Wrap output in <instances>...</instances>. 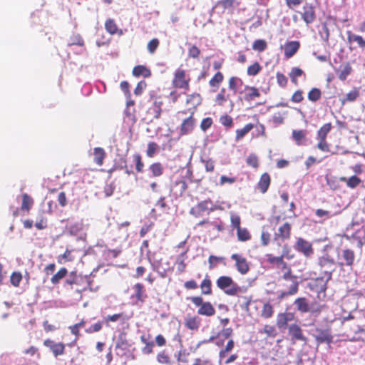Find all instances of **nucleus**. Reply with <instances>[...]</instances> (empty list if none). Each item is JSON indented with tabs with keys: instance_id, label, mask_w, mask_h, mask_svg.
I'll use <instances>...</instances> for the list:
<instances>
[{
	"instance_id": "26",
	"label": "nucleus",
	"mask_w": 365,
	"mask_h": 365,
	"mask_svg": "<svg viewBox=\"0 0 365 365\" xmlns=\"http://www.w3.org/2000/svg\"><path fill=\"white\" fill-rule=\"evenodd\" d=\"M133 75L136 77H139L140 76H143L145 78H148L150 76L151 73L149 69H148L145 66H136L133 69Z\"/></svg>"
},
{
	"instance_id": "36",
	"label": "nucleus",
	"mask_w": 365,
	"mask_h": 365,
	"mask_svg": "<svg viewBox=\"0 0 365 365\" xmlns=\"http://www.w3.org/2000/svg\"><path fill=\"white\" fill-rule=\"evenodd\" d=\"M331 128V123L324 124L317 132V139L326 140L327 135Z\"/></svg>"
},
{
	"instance_id": "60",
	"label": "nucleus",
	"mask_w": 365,
	"mask_h": 365,
	"mask_svg": "<svg viewBox=\"0 0 365 365\" xmlns=\"http://www.w3.org/2000/svg\"><path fill=\"white\" fill-rule=\"evenodd\" d=\"M22 279L21 274L19 272H14L11 276V283L15 286L18 287L21 280Z\"/></svg>"
},
{
	"instance_id": "12",
	"label": "nucleus",
	"mask_w": 365,
	"mask_h": 365,
	"mask_svg": "<svg viewBox=\"0 0 365 365\" xmlns=\"http://www.w3.org/2000/svg\"><path fill=\"white\" fill-rule=\"evenodd\" d=\"M216 284L217 286L226 294V291L229 290L230 288H232L235 282L230 277L221 276L217 279Z\"/></svg>"
},
{
	"instance_id": "37",
	"label": "nucleus",
	"mask_w": 365,
	"mask_h": 365,
	"mask_svg": "<svg viewBox=\"0 0 365 365\" xmlns=\"http://www.w3.org/2000/svg\"><path fill=\"white\" fill-rule=\"evenodd\" d=\"M211 281L210 279H208L207 277H206L203 281L200 284V288L202 289V294H212V289H211Z\"/></svg>"
},
{
	"instance_id": "63",
	"label": "nucleus",
	"mask_w": 365,
	"mask_h": 365,
	"mask_svg": "<svg viewBox=\"0 0 365 365\" xmlns=\"http://www.w3.org/2000/svg\"><path fill=\"white\" fill-rule=\"evenodd\" d=\"M201 161L205 163V170L207 172H212L214 170L215 164L214 161L211 159L204 160L201 159Z\"/></svg>"
},
{
	"instance_id": "24",
	"label": "nucleus",
	"mask_w": 365,
	"mask_h": 365,
	"mask_svg": "<svg viewBox=\"0 0 365 365\" xmlns=\"http://www.w3.org/2000/svg\"><path fill=\"white\" fill-rule=\"evenodd\" d=\"M347 40L349 42H356L361 48H365V40L362 36L353 34L351 31H347Z\"/></svg>"
},
{
	"instance_id": "25",
	"label": "nucleus",
	"mask_w": 365,
	"mask_h": 365,
	"mask_svg": "<svg viewBox=\"0 0 365 365\" xmlns=\"http://www.w3.org/2000/svg\"><path fill=\"white\" fill-rule=\"evenodd\" d=\"M242 81L237 77H231L229 80V88L232 90L234 93L237 92L242 93L243 92V91H238L239 87L242 86Z\"/></svg>"
},
{
	"instance_id": "43",
	"label": "nucleus",
	"mask_w": 365,
	"mask_h": 365,
	"mask_svg": "<svg viewBox=\"0 0 365 365\" xmlns=\"http://www.w3.org/2000/svg\"><path fill=\"white\" fill-rule=\"evenodd\" d=\"M74 259L71 254V251L66 250V252L58 257V262L60 264L65 263L66 262H71Z\"/></svg>"
},
{
	"instance_id": "62",
	"label": "nucleus",
	"mask_w": 365,
	"mask_h": 365,
	"mask_svg": "<svg viewBox=\"0 0 365 365\" xmlns=\"http://www.w3.org/2000/svg\"><path fill=\"white\" fill-rule=\"evenodd\" d=\"M212 124V119L210 117L204 118L200 124V128L202 130H207Z\"/></svg>"
},
{
	"instance_id": "18",
	"label": "nucleus",
	"mask_w": 365,
	"mask_h": 365,
	"mask_svg": "<svg viewBox=\"0 0 365 365\" xmlns=\"http://www.w3.org/2000/svg\"><path fill=\"white\" fill-rule=\"evenodd\" d=\"M74 45H77L81 47L80 50L78 51H76V53H82L84 50V41L79 34H73L70 37L69 41L68 43V46H71Z\"/></svg>"
},
{
	"instance_id": "28",
	"label": "nucleus",
	"mask_w": 365,
	"mask_h": 365,
	"mask_svg": "<svg viewBox=\"0 0 365 365\" xmlns=\"http://www.w3.org/2000/svg\"><path fill=\"white\" fill-rule=\"evenodd\" d=\"M245 91H249V93H247L244 97L246 101H250L253 100L255 97L259 96V92L257 88L255 87H251L249 86H245Z\"/></svg>"
},
{
	"instance_id": "20",
	"label": "nucleus",
	"mask_w": 365,
	"mask_h": 365,
	"mask_svg": "<svg viewBox=\"0 0 365 365\" xmlns=\"http://www.w3.org/2000/svg\"><path fill=\"white\" fill-rule=\"evenodd\" d=\"M153 269L158 272V274L162 277L165 278L167 275V270L168 269V264L165 267L161 260L155 261L152 263Z\"/></svg>"
},
{
	"instance_id": "31",
	"label": "nucleus",
	"mask_w": 365,
	"mask_h": 365,
	"mask_svg": "<svg viewBox=\"0 0 365 365\" xmlns=\"http://www.w3.org/2000/svg\"><path fill=\"white\" fill-rule=\"evenodd\" d=\"M82 279L81 277L77 274L76 271L71 272L65 281L66 284H78Z\"/></svg>"
},
{
	"instance_id": "49",
	"label": "nucleus",
	"mask_w": 365,
	"mask_h": 365,
	"mask_svg": "<svg viewBox=\"0 0 365 365\" xmlns=\"http://www.w3.org/2000/svg\"><path fill=\"white\" fill-rule=\"evenodd\" d=\"M262 67L258 62H255L247 68L248 76H256L261 71Z\"/></svg>"
},
{
	"instance_id": "8",
	"label": "nucleus",
	"mask_w": 365,
	"mask_h": 365,
	"mask_svg": "<svg viewBox=\"0 0 365 365\" xmlns=\"http://www.w3.org/2000/svg\"><path fill=\"white\" fill-rule=\"evenodd\" d=\"M340 259L343 260L341 262H339V264L340 266L346 265L351 267L354 264L355 259L354 251L350 249L343 250Z\"/></svg>"
},
{
	"instance_id": "47",
	"label": "nucleus",
	"mask_w": 365,
	"mask_h": 365,
	"mask_svg": "<svg viewBox=\"0 0 365 365\" xmlns=\"http://www.w3.org/2000/svg\"><path fill=\"white\" fill-rule=\"evenodd\" d=\"M359 234V232L353 234L352 239L354 242H351V243L355 244L357 247L361 249L363 245L365 244V240L364 237H361Z\"/></svg>"
},
{
	"instance_id": "50",
	"label": "nucleus",
	"mask_w": 365,
	"mask_h": 365,
	"mask_svg": "<svg viewBox=\"0 0 365 365\" xmlns=\"http://www.w3.org/2000/svg\"><path fill=\"white\" fill-rule=\"evenodd\" d=\"M94 155L95 160L98 164H101L103 162V159L105 157V151L101 148H94Z\"/></svg>"
},
{
	"instance_id": "53",
	"label": "nucleus",
	"mask_w": 365,
	"mask_h": 365,
	"mask_svg": "<svg viewBox=\"0 0 365 365\" xmlns=\"http://www.w3.org/2000/svg\"><path fill=\"white\" fill-rule=\"evenodd\" d=\"M158 148V145L155 142H150L148 144V148L146 151L147 156L149 158H153L155 154L156 150Z\"/></svg>"
},
{
	"instance_id": "1",
	"label": "nucleus",
	"mask_w": 365,
	"mask_h": 365,
	"mask_svg": "<svg viewBox=\"0 0 365 365\" xmlns=\"http://www.w3.org/2000/svg\"><path fill=\"white\" fill-rule=\"evenodd\" d=\"M319 265L320 266L322 272L324 274L326 280L324 284L322 287V290H325L327 288V282L331 280L332 273L335 271V261L331 258L328 255H325L319 259Z\"/></svg>"
},
{
	"instance_id": "21",
	"label": "nucleus",
	"mask_w": 365,
	"mask_h": 365,
	"mask_svg": "<svg viewBox=\"0 0 365 365\" xmlns=\"http://www.w3.org/2000/svg\"><path fill=\"white\" fill-rule=\"evenodd\" d=\"M339 214L338 212H331L328 210H324L322 209H317L315 211V215L317 217L319 218H322V220H319V222L323 223L326 220L330 219L334 216H336Z\"/></svg>"
},
{
	"instance_id": "51",
	"label": "nucleus",
	"mask_w": 365,
	"mask_h": 365,
	"mask_svg": "<svg viewBox=\"0 0 365 365\" xmlns=\"http://www.w3.org/2000/svg\"><path fill=\"white\" fill-rule=\"evenodd\" d=\"M223 80V75L221 72H217L215 75L210 79V85L212 87H218L219 84Z\"/></svg>"
},
{
	"instance_id": "17",
	"label": "nucleus",
	"mask_w": 365,
	"mask_h": 365,
	"mask_svg": "<svg viewBox=\"0 0 365 365\" xmlns=\"http://www.w3.org/2000/svg\"><path fill=\"white\" fill-rule=\"evenodd\" d=\"M133 289L135 294L132 297H135L137 302H144L147 298V295L145 293L144 285L141 283H137L134 285Z\"/></svg>"
},
{
	"instance_id": "57",
	"label": "nucleus",
	"mask_w": 365,
	"mask_h": 365,
	"mask_svg": "<svg viewBox=\"0 0 365 365\" xmlns=\"http://www.w3.org/2000/svg\"><path fill=\"white\" fill-rule=\"evenodd\" d=\"M159 46V40L153 38L148 43V50L150 53H153Z\"/></svg>"
},
{
	"instance_id": "27",
	"label": "nucleus",
	"mask_w": 365,
	"mask_h": 365,
	"mask_svg": "<svg viewBox=\"0 0 365 365\" xmlns=\"http://www.w3.org/2000/svg\"><path fill=\"white\" fill-rule=\"evenodd\" d=\"M289 78L291 79L292 83L294 85L298 84L297 78L304 76L305 77L304 72L298 67H293L289 72Z\"/></svg>"
},
{
	"instance_id": "55",
	"label": "nucleus",
	"mask_w": 365,
	"mask_h": 365,
	"mask_svg": "<svg viewBox=\"0 0 365 365\" xmlns=\"http://www.w3.org/2000/svg\"><path fill=\"white\" fill-rule=\"evenodd\" d=\"M240 298L242 299V302L240 304V307L243 310L248 312L252 302V297L242 296Z\"/></svg>"
},
{
	"instance_id": "44",
	"label": "nucleus",
	"mask_w": 365,
	"mask_h": 365,
	"mask_svg": "<svg viewBox=\"0 0 365 365\" xmlns=\"http://www.w3.org/2000/svg\"><path fill=\"white\" fill-rule=\"evenodd\" d=\"M32 204L33 200L30 197V196L28 194L24 193L22 195L21 209L23 210H28L30 209Z\"/></svg>"
},
{
	"instance_id": "46",
	"label": "nucleus",
	"mask_w": 365,
	"mask_h": 365,
	"mask_svg": "<svg viewBox=\"0 0 365 365\" xmlns=\"http://www.w3.org/2000/svg\"><path fill=\"white\" fill-rule=\"evenodd\" d=\"M252 48L259 52L264 51L267 48V43L263 39L255 40L252 44Z\"/></svg>"
},
{
	"instance_id": "15",
	"label": "nucleus",
	"mask_w": 365,
	"mask_h": 365,
	"mask_svg": "<svg viewBox=\"0 0 365 365\" xmlns=\"http://www.w3.org/2000/svg\"><path fill=\"white\" fill-rule=\"evenodd\" d=\"M299 42L297 41H292L287 43L284 46L285 56L287 58L292 57L299 50Z\"/></svg>"
},
{
	"instance_id": "45",
	"label": "nucleus",
	"mask_w": 365,
	"mask_h": 365,
	"mask_svg": "<svg viewBox=\"0 0 365 365\" xmlns=\"http://www.w3.org/2000/svg\"><path fill=\"white\" fill-rule=\"evenodd\" d=\"M267 260L270 264H276L279 268L280 266H284V267H286V262L284 261L282 256L274 257L269 255H268Z\"/></svg>"
},
{
	"instance_id": "14",
	"label": "nucleus",
	"mask_w": 365,
	"mask_h": 365,
	"mask_svg": "<svg viewBox=\"0 0 365 365\" xmlns=\"http://www.w3.org/2000/svg\"><path fill=\"white\" fill-rule=\"evenodd\" d=\"M165 170L164 166L160 163H154L148 168L150 178H158L161 176Z\"/></svg>"
},
{
	"instance_id": "52",
	"label": "nucleus",
	"mask_w": 365,
	"mask_h": 365,
	"mask_svg": "<svg viewBox=\"0 0 365 365\" xmlns=\"http://www.w3.org/2000/svg\"><path fill=\"white\" fill-rule=\"evenodd\" d=\"M237 238L240 241L245 242L250 239V235L246 229H237Z\"/></svg>"
},
{
	"instance_id": "32",
	"label": "nucleus",
	"mask_w": 365,
	"mask_h": 365,
	"mask_svg": "<svg viewBox=\"0 0 365 365\" xmlns=\"http://www.w3.org/2000/svg\"><path fill=\"white\" fill-rule=\"evenodd\" d=\"M253 124L248 123L243 128L237 129L236 130V140L238 141L242 139L253 128Z\"/></svg>"
},
{
	"instance_id": "34",
	"label": "nucleus",
	"mask_w": 365,
	"mask_h": 365,
	"mask_svg": "<svg viewBox=\"0 0 365 365\" xmlns=\"http://www.w3.org/2000/svg\"><path fill=\"white\" fill-rule=\"evenodd\" d=\"M247 292L246 287H240L235 282L232 288H230L229 290L226 291V294L229 296H236L238 293H245Z\"/></svg>"
},
{
	"instance_id": "30",
	"label": "nucleus",
	"mask_w": 365,
	"mask_h": 365,
	"mask_svg": "<svg viewBox=\"0 0 365 365\" xmlns=\"http://www.w3.org/2000/svg\"><path fill=\"white\" fill-rule=\"evenodd\" d=\"M200 324V319L197 317L188 318L185 320V326L190 330H197Z\"/></svg>"
},
{
	"instance_id": "19",
	"label": "nucleus",
	"mask_w": 365,
	"mask_h": 365,
	"mask_svg": "<svg viewBox=\"0 0 365 365\" xmlns=\"http://www.w3.org/2000/svg\"><path fill=\"white\" fill-rule=\"evenodd\" d=\"M294 304L298 311L302 313H307L311 311L309 304L305 297H299L295 299Z\"/></svg>"
},
{
	"instance_id": "58",
	"label": "nucleus",
	"mask_w": 365,
	"mask_h": 365,
	"mask_svg": "<svg viewBox=\"0 0 365 365\" xmlns=\"http://www.w3.org/2000/svg\"><path fill=\"white\" fill-rule=\"evenodd\" d=\"M220 122L226 127H232L233 125V120L231 116L225 115L220 117Z\"/></svg>"
},
{
	"instance_id": "56",
	"label": "nucleus",
	"mask_w": 365,
	"mask_h": 365,
	"mask_svg": "<svg viewBox=\"0 0 365 365\" xmlns=\"http://www.w3.org/2000/svg\"><path fill=\"white\" fill-rule=\"evenodd\" d=\"M189 353L187 352L186 349H180L178 354H175V357L178 361L186 363L187 361V357Z\"/></svg>"
},
{
	"instance_id": "9",
	"label": "nucleus",
	"mask_w": 365,
	"mask_h": 365,
	"mask_svg": "<svg viewBox=\"0 0 365 365\" xmlns=\"http://www.w3.org/2000/svg\"><path fill=\"white\" fill-rule=\"evenodd\" d=\"M294 315L292 312L279 313L277 317V326L279 329L287 327L288 322L294 320Z\"/></svg>"
},
{
	"instance_id": "29",
	"label": "nucleus",
	"mask_w": 365,
	"mask_h": 365,
	"mask_svg": "<svg viewBox=\"0 0 365 365\" xmlns=\"http://www.w3.org/2000/svg\"><path fill=\"white\" fill-rule=\"evenodd\" d=\"M307 131L303 130H293L292 138L298 145L302 144V141L306 138Z\"/></svg>"
},
{
	"instance_id": "38",
	"label": "nucleus",
	"mask_w": 365,
	"mask_h": 365,
	"mask_svg": "<svg viewBox=\"0 0 365 365\" xmlns=\"http://www.w3.org/2000/svg\"><path fill=\"white\" fill-rule=\"evenodd\" d=\"M352 68L350 66L349 63H346L343 69L341 70L338 74V78L344 81L347 78V76L351 73Z\"/></svg>"
},
{
	"instance_id": "59",
	"label": "nucleus",
	"mask_w": 365,
	"mask_h": 365,
	"mask_svg": "<svg viewBox=\"0 0 365 365\" xmlns=\"http://www.w3.org/2000/svg\"><path fill=\"white\" fill-rule=\"evenodd\" d=\"M246 163L248 165L253 168L258 167V158L255 154H250L246 160Z\"/></svg>"
},
{
	"instance_id": "7",
	"label": "nucleus",
	"mask_w": 365,
	"mask_h": 365,
	"mask_svg": "<svg viewBox=\"0 0 365 365\" xmlns=\"http://www.w3.org/2000/svg\"><path fill=\"white\" fill-rule=\"evenodd\" d=\"M302 19L307 24H310L314 22L315 19V11L312 4L305 3L303 6V11L300 12Z\"/></svg>"
},
{
	"instance_id": "13",
	"label": "nucleus",
	"mask_w": 365,
	"mask_h": 365,
	"mask_svg": "<svg viewBox=\"0 0 365 365\" xmlns=\"http://www.w3.org/2000/svg\"><path fill=\"white\" fill-rule=\"evenodd\" d=\"M195 125V120L192 115L185 118L180 126V134L187 135L190 133L194 129Z\"/></svg>"
},
{
	"instance_id": "3",
	"label": "nucleus",
	"mask_w": 365,
	"mask_h": 365,
	"mask_svg": "<svg viewBox=\"0 0 365 365\" xmlns=\"http://www.w3.org/2000/svg\"><path fill=\"white\" fill-rule=\"evenodd\" d=\"M282 279L291 282L290 284H283L284 287L287 288V291L288 292V294L290 295H294L298 292L299 282L298 280V277L293 274L292 272L288 270L283 273Z\"/></svg>"
},
{
	"instance_id": "61",
	"label": "nucleus",
	"mask_w": 365,
	"mask_h": 365,
	"mask_svg": "<svg viewBox=\"0 0 365 365\" xmlns=\"http://www.w3.org/2000/svg\"><path fill=\"white\" fill-rule=\"evenodd\" d=\"M134 160L135 162V169H136L137 172L142 173L143 170L144 164L141 160L140 155L138 154L135 155Z\"/></svg>"
},
{
	"instance_id": "2",
	"label": "nucleus",
	"mask_w": 365,
	"mask_h": 365,
	"mask_svg": "<svg viewBox=\"0 0 365 365\" xmlns=\"http://www.w3.org/2000/svg\"><path fill=\"white\" fill-rule=\"evenodd\" d=\"M196 307H198L197 314L202 316L211 317L215 314V309L209 302H203L202 297H191L188 298Z\"/></svg>"
},
{
	"instance_id": "10",
	"label": "nucleus",
	"mask_w": 365,
	"mask_h": 365,
	"mask_svg": "<svg viewBox=\"0 0 365 365\" xmlns=\"http://www.w3.org/2000/svg\"><path fill=\"white\" fill-rule=\"evenodd\" d=\"M314 336L319 344H330L332 342V336L327 329H317Z\"/></svg>"
},
{
	"instance_id": "42",
	"label": "nucleus",
	"mask_w": 365,
	"mask_h": 365,
	"mask_svg": "<svg viewBox=\"0 0 365 365\" xmlns=\"http://www.w3.org/2000/svg\"><path fill=\"white\" fill-rule=\"evenodd\" d=\"M273 312V307L270 303L267 302L264 304L261 314L262 317L266 319L270 318Z\"/></svg>"
},
{
	"instance_id": "22",
	"label": "nucleus",
	"mask_w": 365,
	"mask_h": 365,
	"mask_svg": "<svg viewBox=\"0 0 365 365\" xmlns=\"http://www.w3.org/2000/svg\"><path fill=\"white\" fill-rule=\"evenodd\" d=\"M270 184V177L267 173L262 175L257 184L258 188L262 193H265Z\"/></svg>"
},
{
	"instance_id": "40",
	"label": "nucleus",
	"mask_w": 365,
	"mask_h": 365,
	"mask_svg": "<svg viewBox=\"0 0 365 365\" xmlns=\"http://www.w3.org/2000/svg\"><path fill=\"white\" fill-rule=\"evenodd\" d=\"M128 343L126 340L125 336L123 334H120L115 344V348L125 351L128 349Z\"/></svg>"
},
{
	"instance_id": "4",
	"label": "nucleus",
	"mask_w": 365,
	"mask_h": 365,
	"mask_svg": "<svg viewBox=\"0 0 365 365\" xmlns=\"http://www.w3.org/2000/svg\"><path fill=\"white\" fill-rule=\"evenodd\" d=\"M294 249L306 257H309L313 254V248L312 244L301 237L297 239L294 245Z\"/></svg>"
},
{
	"instance_id": "48",
	"label": "nucleus",
	"mask_w": 365,
	"mask_h": 365,
	"mask_svg": "<svg viewBox=\"0 0 365 365\" xmlns=\"http://www.w3.org/2000/svg\"><path fill=\"white\" fill-rule=\"evenodd\" d=\"M106 31L110 34H115L117 31V26L113 19H108L105 23Z\"/></svg>"
},
{
	"instance_id": "16",
	"label": "nucleus",
	"mask_w": 365,
	"mask_h": 365,
	"mask_svg": "<svg viewBox=\"0 0 365 365\" xmlns=\"http://www.w3.org/2000/svg\"><path fill=\"white\" fill-rule=\"evenodd\" d=\"M197 206L198 209L197 214H201L205 211H208V213H210L217 209V207L213 205L212 201L210 199L200 202Z\"/></svg>"
},
{
	"instance_id": "11",
	"label": "nucleus",
	"mask_w": 365,
	"mask_h": 365,
	"mask_svg": "<svg viewBox=\"0 0 365 365\" xmlns=\"http://www.w3.org/2000/svg\"><path fill=\"white\" fill-rule=\"evenodd\" d=\"M289 334L292 340L306 341L307 339L302 334V330L297 324H292L288 327Z\"/></svg>"
},
{
	"instance_id": "41",
	"label": "nucleus",
	"mask_w": 365,
	"mask_h": 365,
	"mask_svg": "<svg viewBox=\"0 0 365 365\" xmlns=\"http://www.w3.org/2000/svg\"><path fill=\"white\" fill-rule=\"evenodd\" d=\"M321 96V91L317 88H313L308 93V99L312 102H316L320 99Z\"/></svg>"
},
{
	"instance_id": "35",
	"label": "nucleus",
	"mask_w": 365,
	"mask_h": 365,
	"mask_svg": "<svg viewBox=\"0 0 365 365\" xmlns=\"http://www.w3.org/2000/svg\"><path fill=\"white\" fill-rule=\"evenodd\" d=\"M68 271L65 267H62L56 274H55L51 279L53 284H57L60 280L67 275Z\"/></svg>"
},
{
	"instance_id": "23",
	"label": "nucleus",
	"mask_w": 365,
	"mask_h": 365,
	"mask_svg": "<svg viewBox=\"0 0 365 365\" xmlns=\"http://www.w3.org/2000/svg\"><path fill=\"white\" fill-rule=\"evenodd\" d=\"M291 226L288 222H285L278 229V232L275 234L276 237H279L282 240L289 239L290 237Z\"/></svg>"
},
{
	"instance_id": "5",
	"label": "nucleus",
	"mask_w": 365,
	"mask_h": 365,
	"mask_svg": "<svg viewBox=\"0 0 365 365\" xmlns=\"http://www.w3.org/2000/svg\"><path fill=\"white\" fill-rule=\"evenodd\" d=\"M43 344L45 346L49 348L55 357H58L64 354L65 345L63 343H57L53 340L48 339L44 341Z\"/></svg>"
},
{
	"instance_id": "33",
	"label": "nucleus",
	"mask_w": 365,
	"mask_h": 365,
	"mask_svg": "<svg viewBox=\"0 0 365 365\" xmlns=\"http://www.w3.org/2000/svg\"><path fill=\"white\" fill-rule=\"evenodd\" d=\"M341 180L346 182L347 186L352 189L355 188L361 182V180L356 175H353L349 179H346L345 177H342L341 178Z\"/></svg>"
},
{
	"instance_id": "64",
	"label": "nucleus",
	"mask_w": 365,
	"mask_h": 365,
	"mask_svg": "<svg viewBox=\"0 0 365 365\" xmlns=\"http://www.w3.org/2000/svg\"><path fill=\"white\" fill-rule=\"evenodd\" d=\"M200 53V49L195 46H192L189 48L188 55L190 57L196 58L199 56Z\"/></svg>"
},
{
	"instance_id": "39",
	"label": "nucleus",
	"mask_w": 365,
	"mask_h": 365,
	"mask_svg": "<svg viewBox=\"0 0 365 365\" xmlns=\"http://www.w3.org/2000/svg\"><path fill=\"white\" fill-rule=\"evenodd\" d=\"M185 71L183 70H178L175 73V80L180 82L179 86L180 88H185L188 86L187 82L185 81Z\"/></svg>"
},
{
	"instance_id": "6",
	"label": "nucleus",
	"mask_w": 365,
	"mask_h": 365,
	"mask_svg": "<svg viewBox=\"0 0 365 365\" xmlns=\"http://www.w3.org/2000/svg\"><path fill=\"white\" fill-rule=\"evenodd\" d=\"M231 259L235 261L236 268L240 274H245L248 272L250 267L245 257L239 254H232Z\"/></svg>"
},
{
	"instance_id": "54",
	"label": "nucleus",
	"mask_w": 365,
	"mask_h": 365,
	"mask_svg": "<svg viewBox=\"0 0 365 365\" xmlns=\"http://www.w3.org/2000/svg\"><path fill=\"white\" fill-rule=\"evenodd\" d=\"M175 187L178 189L179 193L182 195L187 188V185L184 180H176Z\"/></svg>"
}]
</instances>
